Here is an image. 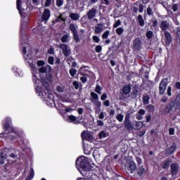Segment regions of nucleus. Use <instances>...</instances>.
<instances>
[{"label": "nucleus", "instance_id": "6e6552de", "mask_svg": "<svg viewBox=\"0 0 180 180\" xmlns=\"http://www.w3.org/2000/svg\"><path fill=\"white\" fill-rule=\"evenodd\" d=\"M59 49L62 50L65 57H70L71 54V49L70 48V46H68V45L65 44H60L59 45Z\"/></svg>", "mask_w": 180, "mask_h": 180}, {"label": "nucleus", "instance_id": "864d4df0", "mask_svg": "<svg viewBox=\"0 0 180 180\" xmlns=\"http://www.w3.org/2000/svg\"><path fill=\"white\" fill-rule=\"evenodd\" d=\"M132 95H133L134 98H137V96L139 95V90H137L136 89H134L133 90Z\"/></svg>", "mask_w": 180, "mask_h": 180}, {"label": "nucleus", "instance_id": "37998d69", "mask_svg": "<svg viewBox=\"0 0 180 180\" xmlns=\"http://www.w3.org/2000/svg\"><path fill=\"white\" fill-rule=\"evenodd\" d=\"M98 137L101 139H105V137H106V132L105 131H101L98 134Z\"/></svg>", "mask_w": 180, "mask_h": 180}, {"label": "nucleus", "instance_id": "1a4fd4ad", "mask_svg": "<svg viewBox=\"0 0 180 180\" xmlns=\"http://www.w3.org/2000/svg\"><path fill=\"white\" fill-rule=\"evenodd\" d=\"M21 2L22 0H17V9L20 12V15H21V16L25 17L26 15H25V14L26 12L25 11L27 9V6H25V8L22 6Z\"/></svg>", "mask_w": 180, "mask_h": 180}, {"label": "nucleus", "instance_id": "6ab92c4d", "mask_svg": "<svg viewBox=\"0 0 180 180\" xmlns=\"http://www.w3.org/2000/svg\"><path fill=\"white\" fill-rule=\"evenodd\" d=\"M92 103L95 106L96 113H99V112H101V106L102 103H101V101H99V100L93 101Z\"/></svg>", "mask_w": 180, "mask_h": 180}, {"label": "nucleus", "instance_id": "0eeeda50", "mask_svg": "<svg viewBox=\"0 0 180 180\" xmlns=\"http://www.w3.org/2000/svg\"><path fill=\"white\" fill-rule=\"evenodd\" d=\"M126 170L128 174H134V171L137 169L136 163L133 160H130L126 165Z\"/></svg>", "mask_w": 180, "mask_h": 180}, {"label": "nucleus", "instance_id": "ea45409f", "mask_svg": "<svg viewBox=\"0 0 180 180\" xmlns=\"http://www.w3.org/2000/svg\"><path fill=\"white\" fill-rule=\"evenodd\" d=\"M48 63L49 64H51V65H54V57L53 56L49 57Z\"/></svg>", "mask_w": 180, "mask_h": 180}, {"label": "nucleus", "instance_id": "c9c22d12", "mask_svg": "<svg viewBox=\"0 0 180 180\" xmlns=\"http://www.w3.org/2000/svg\"><path fill=\"white\" fill-rule=\"evenodd\" d=\"M124 32V30L122 27H118L116 30V33L117 34H118L119 36H122V34H123V32Z\"/></svg>", "mask_w": 180, "mask_h": 180}, {"label": "nucleus", "instance_id": "13d9d810", "mask_svg": "<svg viewBox=\"0 0 180 180\" xmlns=\"http://www.w3.org/2000/svg\"><path fill=\"white\" fill-rule=\"evenodd\" d=\"M74 39L75 41H79V36H78V32L73 34Z\"/></svg>", "mask_w": 180, "mask_h": 180}, {"label": "nucleus", "instance_id": "680f3d73", "mask_svg": "<svg viewBox=\"0 0 180 180\" xmlns=\"http://www.w3.org/2000/svg\"><path fill=\"white\" fill-rule=\"evenodd\" d=\"M138 115H141L142 116H144V115H146V110H144L143 109L139 110V112H138Z\"/></svg>", "mask_w": 180, "mask_h": 180}, {"label": "nucleus", "instance_id": "cd10ccee", "mask_svg": "<svg viewBox=\"0 0 180 180\" xmlns=\"http://www.w3.org/2000/svg\"><path fill=\"white\" fill-rule=\"evenodd\" d=\"M91 96V102H94V101H99V96H98L95 92H91L90 94Z\"/></svg>", "mask_w": 180, "mask_h": 180}, {"label": "nucleus", "instance_id": "4d7b16f0", "mask_svg": "<svg viewBox=\"0 0 180 180\" xmlns=\"http://www.w3.org/2000/svg\"><path fill=\"white\" fill-rule=\"evenodd\" d=\"M92 39L95 41V43H99V41H101V39L96 35L93 36Z\"/></svg>", "mask_w": 180, "mask_h": 180}, {"label": "nucleus", "instance_id": "dca6fc26", "mask_svg": "<svg viewBox=\"0 0 180 180\" xmlns=\"http://www.w3.org/2000/svg\"><path fill=\"white\" fill-rule=\"evenodd\" d=\"M164 34L166 39V46H168L172 42V37L171 36V34L168 31H165Z\"/></svg>", "mask_w": 180, "mask_h": 180}, {"label": "nucleus", "instance_id": "a211bd4d", "mask_svg": "<svg viewBox=\"0 0 180 180\" xmlns=\"http://www.w3.org/2000/svg\"><path fill=\"white\" fill-rule=\"evenodd\" d=\"M51 70V66L47 65L46 66H43L39 70V72L40 74H46V72H50Z\"/></svg>", "mask_w": 180, "mask_h": 180}, {"label": "nucleus", "instance_id": "9b49d317", "mask_svg": "<svg viewBox=\"0 0 180 180\" xmlns=\"http://www.w3.org/2000/svg\"><path fill=\"white\" fill-rule=\"evenodd\" d=\"M96 13H98V7H93L91 10H89L86 13V16L89 19V20H91L96 16Z\"/></svg>", "mask_w": 180, "mask_h": 180}, {"label": "nucleus", "instance_id": "3c124183", "mask_svg": "<svg viewBox=\"0 0 180 180\" xmlns=\"http://www.w3.org/2000/svg\"><path fill=\"white\" fill-rule=\"evenodd\" d=\"M146 109L148 110V112H153L154 111V109H155V107L154 105H149L146 107Z\"/></svg>", "mask_w": 180, "mask_h": 180}, {"label": "nucleus", "instance_id": "473e14b6", "mask_svg": "<svg viewBox=\"0 0 180 180\" xmlns=\"http://www.w3.org/2000/svg\"><path fill=\"white\" fill-rule=\"evenodd\" d=\"M138 22L140 26H144V20L143 19V15H138Z\"/></svg>", "mask_w": 180, "mask_h": 180}, {"label": "nucleus", "instance_id": "a19ab883", "mask_svg": "<svg viewBox=\"0 0 180 180\" xmlns=\"http://www.w3.org/2000/svg\"><path fill=\"white\" fill-rule=\"evenodd\" d=\"M68 40V34H65L61 38L62 43H67Z\"/></svg>", "mask_w": 180, "mask_h": 180}, {"label": "nucleus", "instance_id": "bb28decb", "mask_svg": "<svg viewBox=\"0 0 180 180\" xmlns=\"http://www.w3.org/2000/svg\"><path fill=\"white\" fill-rule=\"evenodd\" d=\"M143 124L141 122H136L135 124H134V130H140L141 127H143Z\"/></svg>", "mask_w": 180, "mask_h": 180}, {"label": "nucleus", "instance_id": "49530a36", "mask_svg": "<svg viewBox=\"0 0 180 180\" xmlns=\"http://www.w3.org/2000/svg\"><path fill=\"white\" fill-rule=\"evenodd\" d=\"M153 31H148L146 32V37H148V39H153Z\"/></svg>", "mask_w": 180, "mask_h": 180}, {"label": "nucleus", "instance_id": "20e7f679", "mask_svg": "<svg viewBox=\"0 0 180 180\" xmlns=\"http://www.w3.org/2000/svg\"><path fill=\"white\" fill-rule=\"evenodd\" d=\"M178 110L180 109V94H179L174 101H172L165 108V112L169 113L173 109Z\"/></svg>", "mask_w": 180, "mask_h": 180}, {"label": "nucleus", "instance_id": "6e6d98bb", "mask_svg": "<svg viewBox=\"0 0 180 180\" xmlns=\"http://www.w3.org/2000/svg\"><path fill=\"white\" fill-rule=\"evenodd\" d=\"M169 134L170 136H174L175 134V129L174 128H169Z\"/></svg>", "mask_w": 180, "mask_h": 180}, {"label": "nucleus", "instance_id": "b1692460", "mask_svg": "<svg viewBox=\"0 0 180 180\" xmlns=\"http://www.w3.org/2000/svg\"><path fill=\"white\" fill-rule=\"evenodd\" d=\"M68 121L70 123H74V124H78V123H79L77 120V117L74 115H70L68 118Z\"/></svg>", "mask_w": 180, "mask_h": 180}, {"label": "nucleus", "instance_id": "423d86ee", "mask_svg": "<svg viewBox=\"0 0 180 180\" xmlns=\"http://www.w3.org/2000/svg\"><path fill=\"white\" fill-rule=\"evenodd\" d=\"M167 85H168V79L167 78L162 79L159 85V94L160 95H164L167 89Z\"/></svg>", "mask_w": 180, "mask_h": 180}, {"label": "nucleus", "instance_id": "5fc2aeb1", "mask_svg": "<svg viewBox=\"0 0 180 180\" xmlns=\"http://www.w3.org/2000/svg\"><path fill=\"white\" fill-rule=\"evenodd\" d=\"M56 89H57L58 92H60V94H63V92H64V87H63V86H58L56 87Z\"/></svg>", "mask_w": 180, "mask_h": 180}, {"label": "nucleus", "instance_id": "2eb2a0df", "mask_svg": "<svg viewBox=\"0 0 180 180\" xmlns=\"http://www.w3.org/2000/svg\"><path fill=\"white\" fill-rule=\"evenodd\" d=\"M160 27L162 32H167V29H169V22L168 20L161 21Z\"/></svg>", "mask_w": 180, "mask_h": 180}, {"label": "nucleus", "instance_id": "69168bd1", "mask_svg": "<svg viewBox=\"0 0 180 180\" xmlns=\"http://www.w3.org/2000/svg\"><path fill=\"white\" fill-rule=\"evenodd\" d=\"M72 84L75 86V89H78V88H79V84L78 83V82L75 81Z\"/></svg>", "mask_w": 180, "mask_h": 180}, {"label": "nucleus", "instance_id": "603ef678", "mask_svg": "<svg viewBox=\"0 0 180 180\" xmlns=\"http://www.w3.org/2000/svg\"><path fill=\"white\" fill-rule=\"evenodd\" d=\"M96 53H101L102 51V46L98 45L95 48Z\"/></svg>", "mask_w": 180, "mask_h": 180}, {"label": "nucleus", "instance_id": "79ce46f5", "mask_svg": "<svg viewBox=\"0 0 180 180\" xmlns=\"http://www.w3.org/2000/svg\"><path fill=\"white\" fill-rule=\"evenodd\" d=\"M69 73L71 75V77H75V75L77 74V70H75V69H70L69 70Z\"/></svg>", "mask_w": 180, "mask_h": 180}, {"label": "nucleus", "instance_id": "e433bc0d", "mask_svg": "<svg viewBox=\"0 0 180 180\" xmlns=\"http://www.w3.org/2000/svg\"><path fill=\"white\" fill-rule=\"evenodd\" d=\"M116 119L117 120H118V122H123V119H124V115H123L122 114H118L116 116Z\"/></svg>", "mask_w": 180, "mask_h": 180}, {"label": "nucleus", "instance_id": "f257e3e1", "mask_svg": "<svg viewBox=\"0 0 180 180\" xmlns=\"http://www.w3.org/2000/svg\"><path fill=\"white\" fill-rule=\"evenodd\" d=\"M24 58L29 63L30 68H32V81L35 84L37 94L41 99L46 102L48 106H52L53 103H54V95L50 92V89L49 88V82H51V79H48L46 82H42V85L45 88L44 90L43 87L40 86L41 81L36 77V74H37L36 62L33 61V59H30V56L28 54L27 56L24 55Z\"/></svg>", "mask_w": 180, "mask_h": 180}, {"label": "nucleus", "instance_id": "bf43d9fd", "mask_svg": "<svg viewBox=\"0 0 180 180\" xmlns=\"http://www.w3.org/2000/svg\"><path fill=\"white\" fill-rule=\"evenodd\" d=\"M80 81H82V84H85L88 81V79L86 77L82 76L80 77Z\"/></svg>", "mask_w": 180, "mask_h": 180}, {"label": "nucleus", "instance_id": "7c9ffc66", "mask_svg": "<svg viewBox=\"0 0 180 180\" xmlns=\"http://www.w3.org/2000/svg\"><path fill=\"white\" fill-rule=\"evenodd\" d=\"M57 22H65V14H60L56 19Z\"/></svg>", "mask_w": 180, "mask_h": 180}, {"label": "nucleus", "instance_id": "052dcab7", "mask_svg": "<svg viewBox=\"0 0 180 180\" xmlns=\"http://www.w3.org/2000/svg\"><path fill=\"white\" fill-rule=\"evenodd\" d=\"M111 2H112V0H103L102 1V4L103 5H110Z\"/></svg>", "mask_w": 180, "mask_h": 180}, {"label": "nucleus", "instance_id": "e2e57ef3", "mask_svg": "<svg viewBox=\"0 0 180 180\" xmlns=\"http://www.w3.org/2000/svg\"><path fill=\"white\" fill-rule=\"evenodd\" d=\"M106 98H108V94L106 93H103L101 95V101H105L106 99Z\"/></svg>", "mask_w": 180, "mask_h": 180}, {"label": "nucleus", "instance_id": "c85d7f7f", "mask_svg": "<svg viewBox=\"0 0 180 180\" xmlns=\"http://www.w3.org/2000/svg\"><path fill=\"white\" fill-rule=\"evenodd\" d=\"M5 160H6V154L0 153V164H5Z\"/></svg>", "mask_w": 180, "mask_h": 180}, {"label": "nucleus", "instance_id": "393cba45", "mask_svg": "<svg viewBox=\"0 0 180 180\" xmlns=\"http://www.w3.org/2000/svg\"><path fill=\"white\" fill-rule=\"evenodd\" d=\"M70 18L72 19V20H79L81 16L78 13H71L70 14Z\"/></svg>", "mask_w": 180, "mask_h": 180}, {"label": "nucleus", "instance_id": "f704fd0d", "mask_svg": "<svg viewBox=\"0 0 180 180\" xmlns=\"http://www.w3.org/2000/svg\"><path fill=\"white\" fill-rule=\"evenodd\" d=\"M143 102L144 105H148V103H150V97L148 96H143Z\"/></svg>", "mask_w": 180, "mask_h": 180}, {"label": "nucleus", "instance_id": "c03bdc74", "mask_svg": "<svg viewBox=\"0 0 180 180\" xmlns=\"http://www.w3.org/2000/svg\"><path fill=\"white\" fill-rule=\"evenodd\" d=\"M120 25H122V21H120V20H117L116 21V22L113 25L114 29L116 27H119V26H120Z\"/></svg>", "mask_w": 180, "mask_h": 180}, {"label": "nucleus", "instance_id": "5701e85b", "mask_svg": "<svg viewBox=\"0 0 180 180\" xmlns=\"http://www.w3.org/2000/svg\"><path fill=\"white\" fill-rule=\"evenodd\" d=\"M130 91H131V86L129 84L124 86L122 88V91L124 95H129Z\"/></svg>", "mask_w": 180, "mask_h": 180}, {"label": "nucleus", "instance_id": "ddd939ff", "mask_svg": "<svg viewBox=\"0 0 180 180\" xmlns=\"http://www.w3.org/2000/svg\"><path fill=\"white\" fill-rule=\"evenodd\" d=\"M133 49L134 50H140L141 49V39L136 38L133 40Z\"/></svg>", "mask_w": 180, "mask_h": 180}, {"label": "nucleus", "instance_id": "58836bf2", "mask_svg": "<svg viewBox=\"0 0 180 180\" xmlns=\"http://www.w3.org/2000/svg\"><path fill=\"white\" fill-rule=\"evenodd\" d=\"M146 13L149 15L151 16V15H154V12L153 11V8L151 7H148L146 10Z\"/></svg>", "mask_w": 180, "mask_h": 180}, {"label": "nucleus", "instance_id": "4468645a", "mask_svg": "<svg viewBox=\"0 0 180 180\" xmlns=\"http://www.w3.org/2000/svg\"><path fill=\"white\" fill-rule=\"evenodd\" d=\"M50 10L49 9H44V11L43 12L42 14V22H44V23H47V20H49V19H50Z\"/></svg>", "mask_w": 180, "mask_h": 180}, {"label": "nucleus", "instance_id": "09e8293b", "mask_svg": "<svg viewBox=\"0 0 180 180\" xmlns=\"http://www.w3.org/2000/svg\"><path fill=\"white\" fill-rule=\"evenodd\" d=\"M172 87L171 86H169L167 87V95H168V96H172Z\"/></svg>", "mask_w": 180, "mask_h": 180}, {"label": "nucleus", "instance_id": "f3484780", "mask_svg": "<svg viewBox=\"0 0 180 180\" xmlns=\"http://www.w3.org/2000/svg\"><path fill=\"white\" fill-rule=\"evenodd\" d=\"M171 169L172 176H175L178 174V171H179V166L176 163H172L171 165Z\"/></svg>", "mask_w": 180, "mask_h": 180}, {"label": "nucleus", "instance_id": "7ed1b4c3", "mask_svg": "<svg viewBox=\"0 0 180 180\" xmlns=\"http://www.w3.org/2000/svg\"><path fill=\"white\" fill-rule=\"evenodd\" d=\"M12 124V119L11 117L6 118V122L4 124V129L6 131H9L8 136L10 137L11 140H15L19 137V132L15 128L11 126Z\"/></svg>", "mask_w": 180, "mask_h": 180}, {"label": "nucleus", "instance_id": "72a5a7b5", "mask_svg": "<svg viewBox=\"0 0 180 180\" xmlns=\"http://www.w3.org/2000/svg\"><path fill=\"white\" fill-rule=\"evenodd\" d=\"M95 92H96V94H98V95H101V94H102V87L99 86V84H96V86L95 88Z\"/></svg>", "mask_w": 180, "mask_h": 180}, {"label": "nucleus", "instance_id": "412c9836", "mask_svg": "<svg viewBox=\"0 0 180 180\" xmlns=\"http://www.w3.org/2000/svg\"><path fill=\"white\" fill-rule=\"evenodd\" d=\"M172 162V160H171V159H167L165 161H163L162 163V167L163 169H168Z\"/></svg>", "mask_w": 180, "mask_h": 180}, {"label": "nucleus", "instance_id": "2f4dec72", "mask_svg": "<svg viewBox=\"0 0 180 180\" xmlns=\"http://www.w3.org/2000/svg\"><path fill=\"white\" fill-rule=\"evenodd\" d=\"M27 23L25 21L21 22V30H20V33L21 34H23L25 33V29L26 28Z\"/></svg>", "mask_w": 180, "mask_h": 180}, {"label": "nucleus", "instance_id": "f8f14e48", "mask_svg": "<svg viewBox=\"0 0 180 180\" xmlns=\"http://www.w3.org/2000/svg\"><path fill=\"white\" fill-rule=\"evenodd\" d=\"M105 29H106V27H105V24L102 22L98 23L95 26L94 33L96 34H101V33H102Z\"/></svg>", "mask_w": 180, "mask_h": 180}, {"label": "nucleus", "instance_id": "8fccbe9b", "mask_svg": "<svg viewBox=\"0 0 180 180\" xmlns=\"http://www.w3.org/2000/svg\"><path fill=\"white\" fill-rule=\"evenodd\" d=\"M64 4V0H56V5L60 7Z\"/></svg>", "mask_w": 180, "mask_h": 180}, {"label": "nucleus", "instance_id": "338daca9", "mask_svg": "<svg viewBox=\"0 0 180 180\" xmlns=\"http://www.w3.org/2000/svg\"><path fill=\"white\" fill-rule=\"evenodd\" d=\"M44 64H45V63L43 60H38V62H37V65L39 67H41V66L44 65Z\"/></svg>", "mask_w": 180, "mask_h": 180}, {"label": "nucleus", "instance_id": "f03ea898", "mask_svg": "<svg viewBox=\"0 0 180 180\" xmlns=\"http://www.w3.org/2000/svg\"><path fill=\"white\" fill-rule=\"evenodd\" d=\"M76 168L82 175H86V172H89L92 169L91 159L85 156H79L76 160Z\"/></svg>", "mask_w": 180, "mask_h": 180}, {"label": "nucleus", "instance_id": "774afa93", "mask_svg": "<svg viewBox=\"0 0 180 180\" xmlns=\"http://www.w3.org/2000/svg\"><path fill=\"white\" fill-rule=\"evenodd\" d=\"M51 5V0H46L45 6L49 7Z\"/></svg>", "mask_w": 180, "mask_h": 180}, {"label": "nucleus", "instance_id": "4c0bfd02", "mask_svg": "<svg viewBox=\"0 0 180 180\" xmlns=\"http://www.w3.org/2000/svg\"><path fill=\"white\" fill-rule=\"evenodd\" d=\"M31 173L28 176L27 180H32L33 179V176H34V170L33 169V168L30 169Z\"/></svg>", "mask_w": 180, "mask_h": 180}, {"label": "nucleus", "instance_id": "aec40b11", "mask_svg": "<svg viewBox=\"0 0 180 180\" xmlns=\"http://www.w3.org/2000/svg\"><path fill=\"white\" fill-rule=\"evenodd\" d=\"M175 150H176V143H173L172 146L168 148L166 151L169 155H171L172 153L175 152Z\"/></svg>", "mask_w": 180, "mask_h": 180}, {"label": "nucleus", "instance_id": "de8ad7c7", "mask_svg": "<svg viewBox=\"0 0 180 180\" xmlns=\"http://www.w3.org/2000/svg\"><path fill=\"white\" fill-rule=\"evenodd\" d=\"M151 23L153 27H157V25H158V20H157V19H153L152 20Z\"/></svg>", "mask_w": 180, "mask_h": 180}, {"label": "nucleus", "instance_id": "39448f33", "mask_svg": "<svg viewBox=\"0 0 180 180\" xmlns=\"http://www.w3.org/2000/svg\"><path fill=\"white\" fill-rule=\"evenodd\" d=\"M124 123L126 130H127L128 131H131V130H134V123H131V121H130L129 113L126 114Z\"/></svg>", "mask_w": 180, "mask_h": 180}, {"label": "nucleus", "instance_id": "4be33fe9", "mask_svg": "<svg viewBox=\"0 0 180 180\" xmlns=\"http://www.w3.org/2000/svg\"><path fill=\"white\" fill-rule=\"evenodd\" d=\"M12 70L13 72H15L16 77H23V72H22L20 69L18 68V67L13 66Z\"/></svg>", "mask_w": 180, "mask_h": 180}, {"label": "nucleus", "instance_id": "a878e982", "mask_svg": "<svg viewBox=\"0 0 180 180\" xmlns=\"http://www.w3.org/2000/svg\"><path fill=\"white\" fill-rule=\"evenodd\" d=\"M69 29L72 32V34H74L75 33H77V29H78V26L75 25V24H70Z\"/></svg>", "mask_w": 180, "mask_h": 180}, {"label": "nucleus", "instance_id": "c756f323", "mask_svg": "<svg viewBox=\"0 0 180 180\" xmlns=\"http://www.w3.org/2000/svg\"><path fill=\"white\" fill-rule=\"evenodd\" d=\"M138 174L139 176H142V175H144L146 174V169L144 167H141L137 169Z\"/></svg>", "mask_w": 180, "mask_h": 180}, {"label": "nucleus", "instance_id": "0e129e2a", "mask_svg": "<svg viewBox=\"0 0 180 180\" xmlns=\"http://www.w3.org/2000/svg\"><path fill=\"white\" fill-rule=\"evenodd\" d=\"M173 12H176L178 11V4H174L172 7Z\"/></svg>", "mask_w": 180, "mask_h": 180}, {"label": "nucleus", "instance_id": "9d476101", "mask_svg": "<svg viewBox=\"0 0 180 180\" xmlns=\"http://www.w3.org/2000/svg\"><path fill=\"white\" fill-rule=\"evenodd\" d=\"M81 136L82 140H86V141H94V135L89 131H83Z\"/></svg>", "mask_w": 180, "mask_h": 180}, {"label": "nucleus", "instance_id": "a18cd8bd", "mask_svg": "<svg viewBox=\"0 0 180 180\" xmlns=\"http://www.w3.org/2000/svg\"><path fill=\"white\" fill-rule=\"evenodd\" d=\"M110 32L109 31H105L103 34H102V39H108L109 37V34Z\"/></svg>", "mask_w": 180, "mask_h": 180}]
</instances>
